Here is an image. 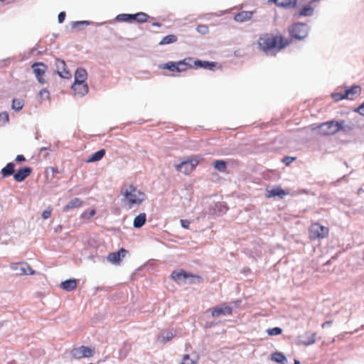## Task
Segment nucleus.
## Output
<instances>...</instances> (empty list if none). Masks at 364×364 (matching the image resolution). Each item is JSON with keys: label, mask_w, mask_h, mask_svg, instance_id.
I'll return each mask as SVG.
<instances>
[{"label": "nucleus", "mask_w": 364, "mask_h": 364, "mask_svg": "<svg viewBox=\"0 0 364 364\" xmlns=\"http://www.w3.org/2000/svg\"><path fill=\"white\" fill-rule=\"evenodd\" d=\"M290 42L289 40L282 35L274 36L267 33L259 37L258 45L260 49L267 55H275V50H280L286 48Z\"/></svg>", "instance_id": "f257e3e1"}, {"label": "nucleus", "mask_w": 364, "mask_h": 364, "mask_svg": "<svg viewBox=\"0 0 364 364\" xmlns=\"http://www.w3.org/2000/svg\"><path fill=\"white\" fill-rule=\"evenodd\" d=\"M121 193L124 196L128 208H132L134 205H140L145 200L144 192L137 190L134 185H130L128 188H122Z\"/></svg>", "instance_id": "f03ea898"}, {"label": "nucleus", "mask_w": 364, "mask_h": 364, "mask_svg": "<svg viewBox=\"0 0 364 364\" xmlns=\"http://www.w3.org/2000/svg\"><path fill=\"white\" fill-rule=\"evenodd\" d=\"M343 124L344 121L331 120L321 123L319 125L312 124L311 127V130L317 131L321 135H331L343 130Z\"/></svg>", "instance_id": "7ed1b4c3"}, {"label": "nucleus", "mask_w": 364, "mask_h": 364, "mask_svg": "<svg viewBox=\"0 0 364 364\" xmlns=\"http://www.w3.org/2000/svg\"><path fill=\"white\" fill-rule=\"evenodd\" d=\"M171 278L178 284H196L203 282V278L197 274L186 272L183 269L173 271L171 275Z\"/></svg>", "instance_id": "20e7f679"}, {"label": "nucleus", "mask_w": 364, "mask_h": 364, "mask_svg": "<svg viewBox=\"0 0 364 364\" xmlns=\"http://www.w3.org/2000/svg\"><path fill=\"white\" fill-rule=\"evenodd\" d=\"M152 18L146 13L140 11L136 14H120L117 15L115 21L117 22H126L133 23L134 22L143 23L146 22L149 19Z\"/></svg>", "instance_id": "39448f33"}, {"label": "nucleus", "mask_w": 364, "mask_h": 364, "mask_svg": "<svg viewBox=\"0 0 364 364\" xmlns=\"http://www.w3.org/2000/svg\"><path fill=\"white\" fill-rule=\"evenodd\" d=\"M288 31L291 38L301 41L307 38L309 26L305 23L296 22L288 27Z\"/></svg>", "instance_id": "423d86ee"}, {"label": "nucleus", "mask_w": 364, "mask_h": 364, "mask_svg": "<svg viewBox=\"0 0 364 364\" xmlns=\"http://www.w3.org/2000/svg\"><path fill=\"white\" fill-rule=\"evenodd\" d=\"M309 238L311 240H322L328 236L329 229L318 223H314L309 227Z\"/></svg>", "instance_id": "0eeeda50"}, {"label": "nucleus", "mask_w": 364, "mask_h": 364, "mask_svg": "<svg viewBox=\"0 0 364 364\" xmlns=\"http://www.w3.org/2000/svg\"><path fill=\"white\" fill-rule=\"evenodd\" d=\"M198 157L196 156L194 157L187 158L185 160L181 161L179 164H174L173 166L178 171L184 174H188L196 168L198 164Z\"/></svg>", "instance_id": "6e6552de"}, {"label": "nucleus", "mask_w": 364, "mask_h": 364, "mask_svg": "<svg viewBox=\"0 0 364 364\" xmlns=\"http://www.w3.org/2000/svg\"><path fill=\"white\" fill-rule=\"evenodd\" d=\"M95 348L82 346L75 348L71 350V355L74 358L80 359L82 358H90L95 355Z\"/></svg>", "instance_id": "1a4fd4ad"}, {"label": "nucleus", "mask_w": 364, "mask_h": 364, "mask_svg": "<svg viewBox=\"0 0 364 364\" xmlns=\"http://www.w3.org/2000/svg\"><path fill=\"white\" fill-rule=\"evenodd\" d=\"M31 68L38 82L42 85L46 83V80L43 77V75L48 69V66L44 63L36 62L33 63Z\"/></svg>", "instance_id": "9d476101"}, {"label": "nucleus", "mask_w": 364, "mask_h": 364, "mask_svg": "<svg viewBox=\"0 0 364 364\" xmlns=\"http://www.w3.org/2000/svg\"><path fill=\"white\" fill-rule=\"evenodd\" d=\"M55 66L58 75L63 79L71 77V73L68 70L65 62L63 60L55 58Z\"/></svg>", "instance_id": "9b49d317"}, {"label": "nucleus", "mask_w": 364, "mask_h": 364, "mask_svg": "<svg viewBox=\"0 0 364 364\" xmlns=\"http://www.w3.org/2000/svg\"><path fill=\"white\" fill-rule=\"evenodd\" d=\"M316 333L306 332L299 335L297 338V343L304 346H310L315 343Z\"/></svg>", "instance_id": "f8f14e48"}, {"label": "nucleus", "mask_w": 364, "mask_h": 364, "mask_svg": "<svg viewBox=\"0 0 364 364\" xmlns=\"http://www.w3.org/2000/svg\"><path fill=\"white\" fill-rule=\"evenodd\" d=\"M193 65L197 68H203L208 70H214L215 68H220V66H218V63L216 62L202 60L199 59H193Z\"/></svg>", "instance_id": "ddd939ff"}, {"label": "nucleus", "mask_w": 364, "mask_h": 364, "mask_svg": "<svg viewBox=\"0 0 364 364\" xmlns=\"http://www.w3.org/2000/svg\"><path fill=\"white\" fill-rule=\"evenodd\" d=\"M12 268L19 275H32L34 274L33 269L26 263H17L12 266Z\"/></svg>", "instance_id": "4468645a"}, {"label": "nucleus", "mask_w": 364, "mask_h": 364, "mask_svg": "<svg viewBox=\"0 0 364 364\" xmlns=\"http://www.w3.org/2000/svg\"><path fill=\"white\" fill-rule=\"evenodd\" d=\"M127 252V250L121 248L117 252L109 253L107 256V260L112 264H118L126 256Z\"/></svg>", "instance_id": "2eb2a0df"}, {"label": "nucleus", "mask_w": 364, "mask_h": 364, "mask_svg": "<svg viewBox=\"0 0 364 364\" xmlns=\"http://www.w3.org/2000/svg\"><path fill=\"white\" fill-rule=\"evenodd\" d=\"M32 172V168L28 166L20 168L16 173L14 174V178L17 182L23 181Z\"/></svg>", "instance_id": "dca6fc26"}, {"label": "nucleus", "mask_w": 364, "mask_h": 364, "mask_svg": "<svg viewBox=\"0 0 364 364\" xmlns=\"http://www.w3.org/2000/svg\"><path fill=\"white\" fill-rule=\"evenodd\" d=\"M232 309L229 306H224L220 307H215L212 311L211 315L213 317L217 318L220 316H229L231 315Z\"/></svg>", "instance_id": "f3484780"}, {"label": "nucleus", "mask_w": 364, "mask_h": 364, "mask_svg": "<svg viewBox=\"0 0 364 364\" xmlns=\"http://www.w3.org/2000/svg\"><path fill=\"white\" fill-rule=\"evenodd\" d=\"M314 13V8L310 4L304 5L300 10L294 14L296 18L302 16H312Z\"/></svg>", "instance_id": "a211bd4d"}, {"label": "nucleus", "mask_w": 364, "mask_h": 364, "mask_svg": "<svg viewBox=\"0 0 364 364\" xmlns=\"http://www.w3.org/2000/svg\"><path fill=\"white\" fill-rule=\"evenodd\" d=\"M74 77H75L74 83H75V85H77V83H80V82H81V83L86 82V80L87 78V73L85 68H77L75 70Z\"/></svg>", "instance_id": "6ab92c4d"}, {"label": "nucleus", "mask_w": 364, "mask_h": 364, "mask_svg": "<svg viewBox=\"0 0 364 364\" xmlns=\"http://www.w3.org/2000/svg\"><path fill=\"white\" fill-rule=\"evenodd\" d=\"M361 87L359 85H353L350 87H345L344 95L346 99L353 100L355 95H360Z\"/></svg>", "instance_id": "aec40b11"}, {"label": "nucleus", "mask_w": 364, "mask_h": 364, "mask_svg": "<svg viewBox=\"0 0 364 364\" xmlns=\"http://www.w3.org/2000/svg\"><path fill=\"white\" fill-rule=\"evenodd\" d=\"M71 89L76 95L80 97L85 96L89 91L88 85L86 82H80L77 85H75V83H73Z\"/></svg>", "instance_id": "412c9836"}, {"label": "nucleus", "mask_w": 364, "mask_h": 364, "mask_svg": "<svg viewBox=\"0 0 364 364\" xmlns=\"http://www.w3.org/2000/svg\"><path fill=\"white\" fill-rule=\"evenodd\" d=\"M178 66V73H181L186 70L188 68H192L193 64V58H186L182 60H179L177 62Z\"/></svg>", "instance_id": "4be33fe9"}, {"label": "nucleus", "mask_w": 364, "mask_h": 364, "mask_svg": "<svg viewBox=\"0 0 364 364\" xmlns=\"http://www.w3.org/2000/svg\"><path fill=\"white\" fill-rule=\"evenodd\" d=\"M60 287L66 291H72L77 288V280L75 279H66L60 283Z\"/></svg>", "instance_id": "5701e85b"}, {"label": "nucleus", "mask_w": 364, "mask_h": 364, "mask_svg": "<svg viewBox=\"0 0 364 364\" xmlns=\"http://www.w3.org/2000/svg\"><path fill=\"white\" fill-rule=\"evenodd\" d=\"M252 16H253L252 11H242L241 12L237 13L234 16V20L237 22L243 23L248 20H250Z\"/></svg>", "instance_id": "b1692460"}, {"label": "nucleus", "mask_w": 364, "mask_h": 364, "mask_svg": "<svg viewBox=\"0 0 364 364\" xmlns=\"http://www.w3.org/2000/svg\"><path fill=\"white\" fill-rule=\"evenodd\" d=\"M106 151L104 149H100L92 154L86 160L87 163L97 162L100 161L105 155Z\"/></svg>", "instance_id": "393cba45"}, {"label": "nucleus", "mask_w": 364, "mask_h": 364, "mask_svg": "<svg viewBox=\"0 0 364 364\" xmlns=\"http://www.w3.org/2000/svg\"><path fill=\"white\" fill-rule=\"evenodd\" d=\"M15 164L14 162H9L8 163L6 166H4L2 169H1V174L3 176L4 178H6V177H9L11 175L14 176V174L15 173Z\"/></svg>", "instance_id": "a878e982"}, {"label": "nucleus", "mask_w": 364, "mask_h": 364, "mask_svg": "<svg viewBox=\"0 0 364 364\" xmlns=\"http://www.w3.org/2000/svg\"><path fill=\"white\" fill-rule=\"evenodd\" d=\"M82 205V201L79 198H75L72 199L63 208L64 212H68L70 210L75 208H79Z\"/></svg>", "instance_id": "bb28decb"}, {"label": "nucleus", "mask_w": 364, "mask_h": 364, "mask_svg": "<svg viewBox=\"0 0 364 364\" xmlns=\"http://www.w3.org/2000/svg\"><path fill=\"white\" fill-rule=\"evenodd\" d=\"M146 221V213H140L137 216L135 217L133 222V226L134 228H141Z\"/></svg>", "instance_id": "cd10ccee"}, {"label": "nucleus", "mask_w": 364, "mask_h": 364, "mask_svg": "<svg viewBox=\"0 0 364 364\" xmlns=\"http://www.w3.org/2000/svg\"><path fill=\"white\" fill-rule=\"evenodd\" d=\"M286 192L284 189L280 187H274L272 189L267 191V196L270 197H276L279 196L280 198H283L286 195Z\"/></svg>", "instance_id": "c85d7f7f"}, {"label": "nucleus", "mask_w": 364, "mask_h": 364, "mask_svg": "<svg viewBox=\"0 0 364 364\" xmlns=\"http://www.w3.org/2000/svg\"><path fill=\"white\" fill-rule=\"evenodd\" d=\"M272 360L275 363L280 364H286L287 358L284 353L281 352H274L272 354Z\"/></svg>", "instance_id": "c756f323"}, {"label": "nucleus", "mask_w": 364, "mask_h": 364, "mask_svg": "<svg viewBox=\"0 0 364 364\" xmlns=\"http://www.w3.org/2000/svg\"><path fill=\"white\" fill-rule=\"evenodd\" d=\"M130 350H131L130 343L128 342H124L119 350V358L124 359L127 356V355Z\"/></svg>", "instance_id": "7c9ffc66"}, {"label": "nucleus", "mask_w": 364, "mask_h": 364, "mask_svg": "<svg viewBox=\"0 0 364 364\" xmlns=\"http://www.w3.org/2000/svg\"><path fill=\"white\" fill-rule=\"evenodd\" d=\"M178 40V37L176 35L173 34H169L166 36H164L161 41L159 42L160 46L163 45H168L171 43H173L176 42Z\"/></svg>", "instance_id": "2f4dec72"}, {"label": "nucleus", "mask_w": 364, "mask_h": 364, "mask_svg": "<svg viewBox=\"0 0 364 364\" xmlns=\"http://www.w3.org/2000/svg\"><path fill=\"white\" fill-rule=\"evenodd\" d=\"M213 167L220 172H224L227 168L228 164L225 161L222 159L215 160L213 163Z\"/></svg>", "instance_id": "473e14b6"}, {"label": "nucleus", "mask_w": 364, "mask_h": 364, "mask_svg": "<svg viewBox=\"0 0 364 364\" xmlns=\"http://www.w3.org/2000/svg\"><path fill=\"white\" fill-rule=\"evenodd\" d=\"M177 62L170 61L165 64H162L159 65V68L161 69H166L172 72H177L178 66Z\"/></svg>", "instance_id": "72a5a7b5"}, {"label": "nucleus", "mask_w": 364, "mask_h": 364, "mask_svg": "<svg viewBox=\"0 0 364 364\" xmlns=\"http://www.w3.org/2000/svg\"><path fill=\"white\" fill-rule=\"evenodd\" d=\"M24 105L23 101L21 99L14 98L12 100L11 107L16 112H19L22 109Z\"/></svg>", "instance_id": "f704fd0d"}, {"label": "nucleus", "mask_w": 364, "mask_h": 364, "mask_svg": "<svg viewBox=\"0 0 364 364\" xmlns=\"http://www.w3.org/2000/svg\"><path fill=\"white\" fill-rule=\"evenodd\" d=\"M173 336L174 335L171 331H166L159 335V340L163 343H166L170 341Z\"/></svg>", "instance_id": "c9c22d12"}, {"label": "nucleus", "mask_w": 364, "mask_h": 364, "mask_svg": "<svg viewBox=\"0 0 364 364\" xmlns=\"http://www.w3.org/2000/svg\"><path fill=\"white\" fill-rule=\"evenodd\" d=\"M297 4V0H288V1H281L280 7L288 9L294 8Z\"/></svg>", "instance_id": "e433bc0d"}, {"label": "nucleus", "mask_w": 364, "mask_h": 364, "mask_svg": "<svg viewBox=\"0 0 364 364\" xmlns=\"http://www.w3.org/2000/svg\"><path fill=\"white\" fill-rule=\"evenodd\" d=\"M94 24L93 21H73L71 23L72 28H76L79 27L80 26H90Z\"/></svg>", "instance_id": "4c0bfd02"}, {"label": "nucleus", "mask_w": 364, "mask_h": 364, "mask_svg": "<svg viewBox=\"0 0 364 364\" xmlns=\"http://www.w3.org/2000/svg\"><path fill=\"white\" fill-rule=\"evenodd\" d=\"M9 121V116L6 112L0 113V126H4Z\"/></svg>", "instance_id": "58836bf2"}, {"label": "nucleus", "mask_w": 364, "mask_h": 364, "mask_svg": "<svg viewBox=\"0 0 364 364\" xmlns=\"http://www.w3.org/2000/svg\"><path fill=\"white\" fill-rule=\"evenodd\" d=\"M268 335L269 336H278L282 333V328L280 327H274L267 330Z\"/></svg>", "instance_id": "ea45409f"}, {"label": "nucleus", "mask_w": 364, "mask_h": 364, "mask_svg": "<svg viewBox=\"0 0 364 364\" xmlns=\"http://www.w3.org/2000/svg\"><path fill=\"white\" fill-rule=\"evenodd\" d=\"M95 213L96 211L94 209H92L90 210H85L82 213L81 218L89 220L91 218H92L95 215Z\"/></svg>", "instance_id": "a19ab883"}, {"label": "nucleus", "mask_w": 364, "mask_h": 364, "mask_svg": "<svg viewBox=\"0 0 364 364\" xmlns=\"http://www.w3.org/2000/svg\"><path fill=\"white\" fill-rule=\"evenodd\" d=\"M228 209V205L225 203H219L215 205V210H217L219 213H225Z\"/></svg>", "instance_id": "79ce46f5"}, {"label": "nucleus", "mask_w": 364, "mask_h": 364, "mask_svg": "<svg viewBox=\"0 0 364 364\" xmlns=\"http://www.w3.org/2000/svg\"><path fill=\"white\" fill-rule=\"evenodd\" d=\"M345 95H344V92L343 93H341V92H333L331 94V97L336 102H338L340 100H344V99H346V97H344Z\"/></svg>", "instance_id": "37998d69"}, {"label": "nucleus", "mask_w": 364, "mask_h": 364, "mask_svg": "<svg viewBox=\"0 0 364 364\" xmlns=\"http://www.w3.org/2000/svg\"><path fill=\"white\" fill-rule=\"evenodd\" d=\"M196 31L203 35L207 34L209 32L208 26L206 25H198L196 28Z\"/></svg>", "instance_id": "c03bdc74"}, {"label": "nucleus", "mask_w": 364, "mask_h": 364, "mask_svg": "<svg viewBox=\"0 0 364 364\" xmlns=\"http://www.w3.org/2000/svg\"><path fill=\"white\" fill-rule=\"evenodd\" d=\"M296 159V157L293 156H284L282 159V162L285 164L287 166L290 165L294 160Z\"/></svg>", "instance_id": "a18cd8bd"}, {"label": "nucleus", "mask_w": 364, "mask_h": 364, "mask_svg": "<svg viewBox=\"0 0 364 364\" xmlns=\"http://www.w3.org/2000/svg\"><path fill=\"white\" fill-rule=\"evenodd\" d=\"M66 14L65 11H61L59 13L58 16V21L59 23H62L64 22L65 19Z\"/></svg>", "instance_id": "49530a36"}, {"label": "nucleus", "mask_w": 364, "mask_h": 364, "mask_svg": "<svg viewBox=\"0 0 364 364\" xmlns=\"http://www.w3.org/2000/svg\"><path fill=\"white\" fill-rule=\"evenodd\" d=\"M355 112H358L360 114L364 116V102L355 109Z\"/></svg>", "instance_id": "de8ad7c7"}, {"label": "nucleus", "mask_w": 364, "mask_h": 364, "mask_svg": "<svg viewBox=\"0 0 364 364\" xmlns=\"http://www.w3.org/2000/svg\"><path fill=\"white\" fill-rule=\"evenodd\" d=\"M51 213H52V210L50 209V210H45L43 213H42V218L43 219H48L50 217L51 215Z\"/></svg>", "instance_id": "09e8293b"}, {"label": "nucleus", "mask_w": 364, "mask_h": 364, "mask_svg": "<svg viewBox=\"0 0 364 364\" xmlns=\"http://www.w3.org/2000/svg\"><path fill=\"white\" fill-rule=\"evenodd\" d=\"M180 222H181V225L182 228H183L185 229L189 228V225L191 223L189 220L181 219Z\"/></svg>", "instance_id": "8fccbe9b"}, {"label": "nucleus", "mask_w": 364, "mask_h": 364, "mask_svg": "<svg viewBox=\"0 0 364 364\" xmlns=\"http://www.w3.org/2000/svg\"><path fill=\"white\" fill-rule=\"evenodd\" d=\"M26 161V158L22 154H18L16 156V162H18V163H21V162H23Z\"/></svg>", "instance_id": "3c124183"}, {"label": "nucleus", "mask_w": 364, "mask_h": 364, "mask_svg": "<svg viewBox=\"0 0 364 364\" xmlns=\"http://www.w3.org/2000/svg\"><path fill=\"white\" fill-rule=\"evenodd\" d=\"M46 95L47 97H48L49 96V92L46 90V89H42L40 92H39V95L41 97H43L44 95Z\"/></svg>", "instance_id": "603ef678"}, {"label": "nucleus", "mask_w": 364, "mask_h": 364, "mask_svg": "<svg viewBox=\"0 0 364 364\" xmlns=\"http://www.w3.org/2000/svg\"><path fill=\"white\" fill-rule=\"evenodd\" d=\"M331 323H332L331 321H325L324 323H323L321 326H322V328H325L326 326H330Z\"/></svg>", "instance_id": "864d4df0"}, {"label": "nucleus", "mask_w": 364, "mask_h": 364, "mask_svg": "<svg viewBox=\"0 0 364 364\" xmlns=\"http://www.w3.org/2000/svg\"><path fill=\"white\" fill-rule=\"evenodd\" d=\"M191 360V359H190V355H189L188 354H185V355H183V362H186V361H188V360Z\"/></svg>", "instance_id": "5fc2aeb1"}, {"label": "nucleus", "mask_w": 364, "mask_h": 364, "mask_svg": "<svg viewBox=\"0 0 364 364\" xmlns=\"http://www.w3.org/2000/svg\"><path fill=\"white\" fill-rule=\"evenodd\" d=\"M269 2H272L274 4H275L277 6L280 7V4H281V1H279V0H269Z\"/></svg>", "instance_id": "6e6d98bb"}, {"label": "nucleus", "mask_w": 364, "mask_h": 364, "mask_svg": "<svg viewBox=\"0 0 364 364\" xmlns=\"http://www.w3.org/2000/svg\"><path fill=\"white\" fill-rule=\"evenodd\" d=\"M151 25L154 27H158V28H161L162 26V24L159 22H153Z\"/></svg>", "instance_id": "4d7b16f0"}, {"label": "nucleus", "mask_w": 364, "mask_h": 364, "mask_svg": "<svg viewBox=\"0 0 364 364\" xmlns=\"http://www.w3.org/2000/svg\"><path fill=\"white\" fill-rule=\"evenodd\" d=\"M181 364H196V362L193 361V360H190L186 362H183Z\"/></svg>", "instance_id": "13d9d810"}, {"label": "nucleus", "mask_w": 364, "mask_h": 364, "mask_svg": "<svg viewBox=\"0 0 364 364\" xmlns=\"http://www.w3.org/2000/svg\"><path fill=\"white\" fill-rule=\"evenodd\" d=\"M319 1V0H311L309 4H310L311 6L312 4H314L315 3H318Z\"/></svg>", "instance_id": "bf43d9fd"}, {"label": "nucleus", "mask_w": 364, "mask_h": 364, "mask_svg": "<svg viewBox=\"0 0 364 364\" xmlns=\"http://www.w3.org/2000/svg\"><path fill=\"white\" fill-rule=\"evenodd\" d=\"M250 272V269L249 268L244 269V270H243V272H244L245 274H247Z\"/></svg>", "instance_id": "052dcab7"}, {"label": "nucleus", "mask_w": 364, "mask_h": 364, "mask_svg": "<svg viewBox=\"0 0 364 364\" xmlns=\"http://www.w3.org/2000/svg\"><path fill=\"white\" fill-rule=\"evenodd\" d=\"M48 149H49V148H48V147H42V148L40 149V152H43V151H47V150H48Z\"/></svg>", "instance_id": "680f3d73"}, {"label": "nucleus", "mask_w": 364, "mask_h": 364, "mask_svg": "<svg viewBox=\"0 0 364 364\" xmlns=\"http://www.w3.org/2000/svg\"><path fill=\"white\" fill-rule=\"evenodd\" d=\"M41 137V134H39L38 132H37V133H36V139H39Z\"/></svg>", "instance_id": "e2e57ef3"}, {"label": "nucleus", "mask_w": 364, "mask_h": 364, "mask_svg": "<svg viewBox=\"0 0 364 364\" xmlns=\"http://www.w3.org/2000/svg\"><path fill=\"white\" fill-rule=\"evenodd\" d=\"M294 364H300V361L298 360L297 359H294Z\"/></svg>", "instance_id": "0e129e2a"}, {"label": "nucleus", "mask_w": 364, "mask_h": 364, "mask_svg": "<svg viewBox=\"0 0 364 364\" xmlns=\"http://www.w3.org/2000/svg\"><path fill=\"white\" fill-rule=\"evenodd\" d=\"M38 53L39 54H43V53H44V51H43V50H41L38 51Z\"/></svg>", "instance_id": "69168bd1"}, {"label": "nucleus", "mask_w": 364, "mask_h": 364, "mask_svg": "<svg viewBox=\"0 0 364 364\" xmlns=\"http://www.w3.org/2000/svg\"><path fill=\"white\" fill-rule=\"evenodd\" d=\"M362 191H363L362 188H360V189L358 190V193H360V192H362Z\"/></svg>", "instance_id": "338daca9"}, {"label": "nucleus", "mask_w": 364, "mask_h": 364, "mask_svg": "<svg viewBox=\"0 0 364 364\" xmlns=\"http://www.w3.org/2000/svg\"><path fill=\"white\" fill-rule=\"evenodd\" d=\"M279 1H288V0H279Z\"/></svg>", "instance_id": "774afa93"}]
</instances>
